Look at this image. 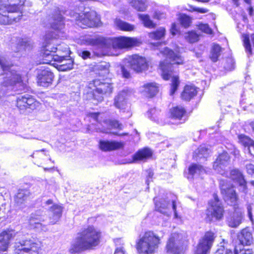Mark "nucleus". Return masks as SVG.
<instances>
[{"label":"nucleus","instance_id":"nucleus-46","mask_svg":"<svg viewBox=\"0 0 254 254\" xmlns=\"http://www.w3.org/2000/svg\"><path fill=\"white\" fill-rule=\"evenodd\" d=\"M254 204L253 203H249L247 204L248 216L252 224H254V219L252 213V210L254 208Z\"/></svg>","mask_w":254,"mask_h":254},{"label":"nucleus","instance_id":"nucleus-58","mask_svg":"<svg viewBox=\"0 0 254 254\" xmlns=\"http://www.w3.org/2000/svg\"><path fill=\"white\" fill-rule=\"evenodd\" d=\"M99 113H91L89 114V117L96 122L98 123V116Z\"/></svg>","mask_w":254,"mask_h":254},{"label":"nucleus","instance_id":"nucleus-64","mask_svg":"<svg viewBox=\"0 0 254 254\" xmlns=\"http://www.w3.org/2000/svg\"><path fill=\"white\" fill-rule=\"evenodd\" d=\"M97 131L100 132H106V130L105 128H100V127H98L96 128Z\"/></svg>","mask_w":254,"mask_h":254},{"label":"nucleus","instance_id":"nucleus-30","mask_svg":"<svg viewBox=\"0 0 254 254\" xmlns=\"http://www.w3.org/2000/svg\"><path fill=\"white\" fill-rule=\"evenodd\" d=\"M197 88L191 85H186L181 94L182 99L186 101H190L197 94Z\"/></svg>","mask_w":254,"mask_h":254},{"label":"nucleus","instance_id":"nucleus-13","mask_svg":"<svg viewBox=\"0 0 254 254\" xmlns=\"http://www.w3.org/2000/svg\"><path fill=\"white\" fill-rule=\"evenodd\" d=\"M223 182L222 181L220 183V189L223 198L228 205L233 206L235 209L238 204V195L233 185H224L222 184Z\"/></svg>","mask_w":254,"mask_h":254},{"label":"nucleus","instance_id":"nucleus-38","mask_svg":"<svg viewBox=\"0 0 254 254\" xmlns=\"http://www.w3.org/2000/svg\"><path fill=\"white\" fill-rule=\"evenodd\" d=\"M165 32L166 31L164 28L160 27L155 31L149 33L148 34V36L149 38L152 40H158L165 36Z\"/></svg>","mask_w":254,"mask_h":254},{"label":"nucleus","instance_id":"nucleus-21","mask_svg":"<svg viewBox=\"0 0 254 254\" xmlns=\"http://www.w3.org/2000/svg\"><path fill=\"white\" fill-rule=\"evenodd\" d=\"M211 152L212 149L210 145L201 144L194 151L193 159H207Z\"/></svg>","mask_w":254,"mask_h":254},{"label":"nucleus","instance_id":"nucleus-63","mask_svg":"<svg viewBox=\"0 0 254 254\" xmlns=\"http://www.w3.org/2000/svg\"><path fill=\"white\" fill-rule=\"evenodd\" d=\"M248 11H249V15L252 16L253 15V11H254L253 7L252 6H250L248 8Z\"/></svg>","mask_w":254,"mask_h":254},{"label":"nucleus","instance_id":"nucleus-54","mask_svg":"<svg viewBox=\"0 0 254 254\" xmlns=\"http://www.w3.org/2000/svg\"><path fill=\"white\" fill-rule=\"evenodd\" d=\"M79 55L85 60L90 58L91 53L88 51H82L81 52L79 53Z\"/></svg>","mask_w":254,"mask_h":254},{"label":"nucleus","instance_id":"nucleus-5","mask_svg":"<svg viewBox=\"0 0 254 254\" xmlns=\"http://www.w3.org/2000/svg\"><path fill=\"white\" fill-rule=\"evenodd\" d=\"M101 233L92 226L83 228L77 234L69 250L73 254L93 249L100 242Z\"/></svg>","mask_w":254,"mask_h":254},{"label":"nucleus","instance_id":"nucleus-22","mask_svg":"<svg viewBox=\"0 0 254 254\" xmlns=\"http://www.w3.org/2000/svg\"><path fill=\"white\" fill-rule=\"evenodd\" d=\"M205 172V170L201 165L197 163H192L188 167V174L187 177L188 180L191 181L195 177L203 174Z\"/></svg>","mask_w":254,"mask_h":254},{"label":"nucleus","instance_id":"nucleus-45","mask_svg":"<svg viewBox=\"0 0 254 254\" xmlns=\"http://www.w3.org/2000/svg\"><path fill=\"white\" fill-rule=\"evenodd\" d=\"M185 37L186 40L190 43H195L198 40V35L194 31L189 32Z\"/></svg>","mask_w":254,"mask_h":254},{"label":"nucleus","instance_id":"nucleus-60","mask_svg":"<svg viewBox=\"0 0 254 254\" xmlns=\"http://www.w3.org/2000/svg\"><path fill=\"white\" fill-rule=\"evenodd\" d=\"M114 254H125L123 247H120L117 248L115 251Z\"/></svg>","mask_w":254,"mask_h":254},{"label":"nucleus","instance_id":"nucleus-52","mask_svg":"<svg viewBox=\"0 0 254 254\" xmlns=\"http://www.w3.org/2000/svg\"><path fill=\"white\" fill-rule=\"evenodd\" d=\"M45 151L44 150H37L34 152L31 156L32 158H43L44 157Z\"/></svg>","mask_w":254,"mask_h":254},{"label":"nucleus","instance_id":"nucleus-56","mask_svg":"<svg viewBox=\"0 0 254 254\" xmlns=\"http://www.w3.org/2000/svg\"><path fill=\"white\" fill-rule=\"evenodd\" d=\"M147 179L146 180V183L147 185H149V182L151 181L150 179H152V177L153 176V173L151 170H148L147 171Z\"/></svg>","mask_w":254,"mask_h":254},{"label":"nucleus","instance_id":"nucleus-6","mask_svg":"<svg viewBox=\"0 0 254 254\" xmlns=\"http://www.w3.org/2000/svg\"><path fill=\"white\" fill-rule=\"evenodd\" d=\"M51 42L47 41L42 48L43 63L53 65L59 71H64L72 69L73 60L72 59H65V55L52 54L55 53L58 48L51 47Z\"/></svg>","mask_w":254,"mask_h":254},{"label":"nucleus","instance_id":"nucleus-7","mask_svg":"<svg viewBox=\"0 0 254 254\" xmlns=\"http://www.w3.org/2000/svg\"><path fill=\"white\" fill-rule=\"evenodd\" d=\"M53 10L51 18L54 17L57 19L58 16L61 14L69 15L76 21V24L82 28L86 27H97L100 23V18L97 16L96 12L94 10L86 11L84 13H77L70 10H61L59 7H55Z\"/></svg>","mask_w":254,"mask_h":254},{"label":"nucleus","instance_id":"nucleus-15","mask_svg":"<svg viewBox=\"0 0 254 254\" xmlns=\"http://www.w3.org/2000/svg\"><path fill=\"white\" fill-rule=\"evenodd\" d=\"M39 105V102L28 94H19L16 97V106L21 111H24L27 108L34 110Z\"/></svg>","mask_w":254,"mask_h":254},{"label":"nucleus","instance_id":"nucleus-9","mask_svg":"<svg viewBox=\"0 0 254 254\" xmlns=\"http://www.w3.org/2000/svg\"><path fill=\"white\" fill-rule=\"evenodd\" d=\"M160 237L152 231L145 232L137 244L139 254H152L158 249Z\"/></svg>","mask_w":254,"mask_h":254},{"label":"nucleus","instance_id":"nucleus-41","mask_svg":"<svg viewBox=\"0 0 254 254\" xmlns=\"http://www.w3.org/2000/svg\"><path fill=\"white\" fill-rule=\"evenodd\" d=\"M139 18L142 21L144 26L148 28H154L155 24L150 19V16L148 14H139Z\"/></svg>","mask_w":254,"mask_h":254},{"label":"nucleus","instance_id":"nucleus-53","mask_svg":"<svg viewBox=\"0 0 254 254\" xmlns=\"http://www.w3.org/2000/svg\"><path fill=\"white\" fill-rule=\"evenodd\" d=\"M121 71L123 74V76L126 78H128L130 77V72L128 70L127 68L124 66H122L121 67Z\"/></svg>","mask_w":254,"mask_h":254},{"label":"nucleus","instance_id":"nucleus-62","mask_svg":"<svg viewBox=\"0 0 254 254\" xmlns=\"http://www.w3.org/2000/svg\"><path fill=\"white\" fill-rule=\"evenodd\" d=\"M172 207L174 212L175 215H176V203L175 201L173 200L172 202Z\"/></svg>","mask_w":254,"mask_h":254},{"label":"nucleus","instance_id":"nucleus-11","mask_svg":"<svg viewBox=\"0 0 254 254\" xmlns=\"http://www.w3.org/2000/svg\"><path fill=\"white\" fill-rule=\"evenodd\" d=\"M12 66L11 64L5 57L0 56V67L2 71L0 76L3 78V84L4 85L20 80V75L11 69Z\"/></svg>","mask_w":254,"mask_h":254},{"label":"nucleus","instance_id":"nucleus-28","mask_svg":"<svg viewBox=\"0 0 254 254\" xmlns=\"http://www.w3.org/2000/svg\"><path fill=\"white\" fill-rule=\"evenodd\" d=\"M30 191L27 189H19L15 196V202L17 206L22 207L29 198Z\"/></svg>","mask_w":254,"mask_h":254},{"label":"nucleus","instance_id":"nucleus-42","mask_svg":"<svg viewBox=\"0 0 254 254\" xmlns=\"http://www.w3.org/2000/svg\"><path fill=\"white\" fill-rule=\"evenodd\" d=\"M155 209L162 214H166L168 204L164 200L155 202Z\"/></svg>","mask_w":254,"mask_h":254},{"label":"nucleus","instance_id":"nucleus-14","mask_svg":"<svg viewBox=\"0 0 254 254\" xmlns=\"http://www.w3.org/2000/svg\"><path fill=\"white\" fill-rule=\"evenodd\" d=\"M216 236L215 233L208 231L200 239L197 245L195 254H207L212 247Z\"/></svg>","mask_w":254,"mask_h":254},{"label":"nucleus","instance_id":"nucleus-1","mask_svg":"<svg viewBox=\"0 0 254 254\" xmlns=\"http://www.w3.org/2000/svg\"><path fill=\"white\" fill-rule=\"evenodd\" d=\"M14 239L15 254H38V245L31 239L24 229L19 231L10 229L0 233V251L7 250L10 241Z\"/></svg>","mask_w":254,"mask_h":254},{"label":"nucleus","instance_id":"nucleus-27","mask_svg":"<svg viewBox=\"0 0 254 254\" xmlns=\"http://www.w3.org/2000/svg\"><path fill=\"white\" fill-rule=\"evenodd\" d=\"M11 49L15 53L21 52L25 51L29 44L27 42L23 39L20 38L13 37L12 39Z\"/></svg>","mask_w":254,"mask_h":254},{"label":"nucleus","instance_id":"nucleus-26","mask_svg":"<svg viewBox=\"0 0 254 254\" xmlns=\"http://www.w3.org/2000/svg\"><path fill=\"white\" fill-rule=\"evenodd\" d=\"M230 178L237 183L242 188V191H245L247 189V183L243 174L238 169H233L230 173Z\"/></svg>","mask_w":254,"mask_h":254},{"label":"nucleus","instance_id":"nucleus-44","mask_svg":"<svg viewBox=\"0 0 254 254\" xmlns=\"http://www.w3.org/2000/svg\"><path fill=\"white\" fill-rule=\"evenodd\" d=\"M179 19L181 25L185 28H188L190 25V18L186 14H181L180 16Z\"/></svg>","mask_w":254,"mask_h":254},{"label":"nucleus","instance_id":"nucleus-48","mask_svg":"<svg viewBox=\"0 0 254 254\" xmlns=\"http://www.w3.org/2000/svg\"><path fill=\"white\" fill-rule=\"evenodd\" d=\"M199 29L206 34H211L212 33V29L207 24H200L198 26Z\"/></svg>","mask_w":254,"mask_h":254},{"label":"nucleus","instance_id":"nucleus-23","mask_svg":"<svg viewBox=\"0 0 254 254\" xmlns=\"http://www.w3.org/2000/svg\"><path fill=\"white\" fill-rule=\"evenodd\" d=\"M229 166V160H216L213 163V167L218 173L227 177Z\"/></svg>","mask_w":254,"mask_h":254},{"label":"nucleus","instance_id":"nucleus-39","mask_svg":"<svg viewBox=\"0 0 254 254\" xmlns=\"http://www.w3.org/2000/svg\"><path fill=\"white\" fill-rule=\"evenodd\" d=\"M242 246H236L234 252H233L231 250H228L226 251L225 254H252L253 250L250 249H241Z\"/></svg>","mask_w":254,"mask_h":254},{"label":"nucleus","instance_id":"nucleus-29","mask_svg":"<svg viewBox=\"0 0 254 254\" xmlns=\"http://www.w3.org/2000/svg\"><path fill=\"white\" fill-rule=\"evenodd\" d=\"M242 217L241 212L235 210L227 218V223L229 226L233 228L237 227L242 223Z\"/></svg>","mask_w":254,"mask_h":254},{"label":"nucleus","instance_id":"nucleus-61","mask_svg":"<svg viewBox=\"0 0 254 254\" xmlns=\"http://www.w3.org/2000/svg\"><path fill=\"white\" fill-rule=\"evenodd\" d=\"M177 26L175 23L172 24L171 28V33L173 35H175L177 32Z\"/></svg>","mask_w":254,"mask_h":254},{"label":"nucleus","instance_id":"nucleus-50","mask_svg":"<svg viewBox=\"0 0 254 254\" xmlns=\"http://www.w3.org/2000/svg\"><path fill=\"white\" fill-rule=\"evenodd\" d=\"M246 169L248 174H254V165L252 164L246 165ZM250 183L254 187V181H251Z\"/></svg>","mask_w":254,"mask_h":254},{"label":"nucleus","instance_id":"nucleus-19","mask_svg":"<svg viewBox=\"0 0 254 254\" xmlns=\"http://www.w3.org/2000/svg\"><path fill=\"white\" fill-rule=\"evenodd\" d=\"M180 237L181 236L177 233H173L171 235L166 246L168 252L174 254H178L180 253L182 246Z\"/></svg>","mask_w":254,"mask_h":254},{"label":"nucleus","instance_id":"nucleus-57","mask_svg":"<svg viewBox=\"0 0 254 254\" xmlns=\"http://www.w3.org/2000/svg\"><path fill=\"white\" fill-rule=\"evenodd\" d=\"M228 249L225 250L224 246H221L215 252V254H225L226 251Z\"/></svg>","mask_w":254,"mask_h":254},{"label":"nucleus","instance_id":"nucleus-25","mask_svg":"<svg viewBox=\"0 0 254 254\" xmlns=\"http://www.w3.org/2000/svg\"><path fill=\"white\" fill-rule=\"evenodd\" d=\"M186 109L182 106H176L170 109L171 117L172 119L181 121L184 123L187 120Z\"/></svg>","mask_w":254,"mask_h":254},{"label":"nucleus","instance_id":"nucleus-8","mask_svg":"<svg viewBox=\"0 0 254 254\" xmlns=\"http://www.w3.org/2000/svg\"><path fill=\"white\" fill-rule=\"evenodd\" d=\"M50 23L54 31H50L46 34L43 47L45 45L46 41H49L51 42V47L58 48L55 53L58 52L59 55H65L66 56L69 52L68 46L64 44H59L57 42L58 39L63 37L62 35L64 33V24L61 14L58 16L57 19L55 17L51 18Z\"/></svg>","mask_w":254,"mask_h":254},{"label":"nucleus","instance_id":"nucleus-16","mask_svg":"<svg viewBox=\"0 0 254 254\" xmlns=\"http://www.w3.org/2000/svg\"><path fill=\"white\" fill-rule=\"evenodd\" d=\"M53 78V73L48 66H42L38 69L37 74L38 85L47 87L52 84Z\"/></svg>","mask_w":254,"mask_h":254},{"label":"nucleus","instance_id":"nucleus-51","mask_svg":"<svg viewBox=\"0 0 254 254\" xmlns=\"http://www.w3.org/2000/svg\"><path fill=\"white\" fill-rule=\"evenodd\" d=\"M116 164H126L135 163L137 162L138 160H115Z\"/></svg>","mask_w":254,"mask_h":254},{"label":"nucleus","instance_id":"nucleus-37","mask_svg":"<svg viewBox=\"0 0 254 254\" xmlns=\"http://www.w3.org/2000/svg\"><path fill=\"white\" fill-rule=\"evenodd\" d=\"M115 23L117 27L122 31H131L134 29V26L120 19H116Z\"/></svg>","mask_w":254,"mask_h":254},{"label":"nucleus","instance_id":"nucleus-47","mask_svg":"<svg viewBox=\"0 0 254 254\" xmlns=\"http://www.w3.org/2000/svg\"><path fill=\"white\" fill-rule=\"evenodd\" d=\"M110 65L109 63L105 62L101 63L99 65H97V68L103 71L104 74H107L109 73V68Z\"/></svg>","mask_w":254,"mask_h":254},{"label":"nucleus","instance_id":"nucleus-31","mask_svg":"<svg viewBox=\"0 0 254 254\" xmlns=\"http://www.w3.org/2000/svg\"><path fill=\"white\" fill-rule=\"evenodd\" d=\"M143 92L148 97L154 96L158 92V86L155 82L147 83L143 86Z\"/></svg>","mask_w":254,"mask_h":254},{"label":"nucleus","instance_id":"nucleus-17","mask_svg":"<svg viewBox=\"0 0 254 254\" xmlns=\"http://www.w3.org/2000/svg\"><path fill=\"white\" fill-rule=\"evenodd\" d=\"M127 60L130 67L137 72H140L147 69L146 60L142 57L134 55L129 57Z\"/></svg>","mask_w":254,"mask_h":254},{"label":"nucleus","instance_id":"nucleus-40","mask_svg":"<svg viewBox=\"0 0 254 254\" xmlns=\"http://www.w3.org/2000/svg\"><path fill=\"white\" fill-rule=\"evenodd\" d=\"M239 142L244 146L246 149L249 147L252 143H254V140L249 136L245 134H240L238 135Z\"/></svg>","mask_w":254,"mask_h":254},{"label":"nucleus","instance_id":"nucleus-33","mask_svg":"<svg viewBox=\"0 0 254 254\" xmlns=\"http://www.w3.org/2000/svg\"><path fill=\"white\" fill-rule=\"evenodd\" d=\"M244 46L247 53L251 55L252 53V45L254 47V34L249 36L248 34L243 35Z\"/></svg>","mask_w":254,"mask_h":254},{"label":"nucleus","instance_id":"nucleus-34","mask_svg":"<svg viewBox=\"0 0 254 254\" xmlns=\"http://www.w3.org/2000/svg\"><path fill=\"white\" fill-rule=\"evenodd\" d=\"M153 154L152 150L148 147H144L139 149L135 153L132 159H147L152 157Z\"/></svg>","mask_w":254,"mask_h":254},{"label":"nucleus","instance_id":"nucleus-20","mask_svg":"<svg viewBox=\"0 0 254 254\" xmlns=\"http://www.w3.org/2000/svg\"><path fill=\"white\" fill-rule=\"evenodd\" d=\"M239 246H250L253 243L254 239L252 232L248 228L243 229L238 235Z\"/></svg>","mask_w":254,"mask_h":254},{"label":"nucleus","instance_id":"nucleus-36","mask_svg":"<svg viewBox=\"0 0 254 254\" xmlns=\"http://www.w3.org/2000/svg\"><path fill=\"white\" fill-rule=\"evenodd\" d=\"M222 50V48L218 44H214L213 45L210 55V58L213 62L215 63L218 61Z\"/></svg>","mask_w":254,"mask_h":254},{"label":"nucleus","instance_id":"nucleus-3","mask_svg":"<svg viewBox=\"0 0 254 254\" xmlns=\"http://www.w3.org/2000/svg\"><path fill=\"white\" fill-rule=\"evenodd\" d=\"M52 205L47 208L49 210V217L43 210H38L32 213L28 219V225L30 229L37 232H46L48 230V225L55 224L61 218L63 207L58 204H54L52 199H49L45 202V206Z\"/></svg>","mask_w":254,"mask_h":254},{"label":"nucleus","instance_id":"nucleus-10","mask_svg":"<svg viewBox=\"0 0 254 254\" xmlns=\"http://www.w3.org/2000/svg\"><path fill=\"white\" fill-rule=\"evenodd\" d=\"M89 88L93 89V97L98 102H102L105 96L110 95L113 92V86L104 79H95L89 83Z\"/></svg>","mask_w":254,"mask_h":254},{"label":"nucleus","instance_id":"nucleus-18","mask_svg":"<svg viewBox=\"0 0 254 254\" xmlns=\"http://www.w3.org/2000/svg\"><path fill=\"white\" fill-rule=\"evenodd\" d=\"M127 92L123 90L120 92L114 98V106L120 111L123 112H127L128 114L127 117H130L131 115L127 104Z\"/></svg>","mask_w":254,"mask_h":254},{"label":"nucleus","instance_id":"nucleus-49","mask_svg":"<svg viewBox=\"0 0 254 254\" xmlns=\"http://www.w3.org/2000/svg\"><path fill=\"white\" fill-rule=\"evenodd\" d=\"M235 62L231 58L227 60V63L224 65V68L227 70H231L234 68Z\"/></svg>","mask_w":254,"mask_h":254},{"label":"nucleus","instance_id":"nucleus-43","mask_svg":"<svg viewBox=\"0 0 254 254\" xmlns=\"http://www.w3.org/2000/svg\"><path fill=\"white\" fill-rule=\"evenodd\" d=\"M104 123L112 128L118 129L122 130L124 128L123 125L120 123L119 121L113 120H106L104 122Z\"/></svg>","mask_w":254,"mask_h":254},{"label":"nucleus","instance_id":"nucleus-24","mask_svg":"<svg viewBox=\"0 0 254 254\" xmlns=\"http://www.w3.org/2000/svg\"><path fill=\"white\" fill-rule=\"evenodd\" d=\"M99 145L100 149L102 151H110L122 148L124 146V144L116 141L100 140Z\"/></svg>","mask_w":254,"mask_h":254},{"label":"nucleus","instance_id":"nucleus-55","mask_svg":"<svg viewBox=\"0 0 254 254\" xmlns=\"http://www.w3.org/2000/svg\"><path fill=\"white\" fill-rule=\"evenodd\" d=\"M245 151L248 152L252 156L254 157V143H252L249 147L246 149Z\"/></svg>","mask_w":254,"mask_h":254},{"label":"nucleus","instance_id":"nucleus-4","mask_svg":"<svg viewBox=\"0 0 254 254\" xmlns=\"http://www.w3.org/2000/svg\"><path fill=\"white\" fill-rule=\"evenodd\" d=\"M161 53L167 59L166 61L161 62L160 63L162 76L165 80L171 78L170 95H173L177 90L180 84L179 76L174 74V72H176L174 67L176 65L183 64L184 59L179 53H175L168 47L164 48L161 51Z\"/></svg>","mask_w":254,"mask_h":254},{"label":"nucleus","instance_id":"nucleus-35","mask_svg":"<svg viewBox=\"0 0 254 254\" xmlns=\"http://www.w3.org/2000/svg\"><path fill=\"white\" fill-rule=\"evenodd\" d=\"M131 6L138 11H144L147 7V0H128Z\"/></svg>","mask_w":254,"mask_h":254},{"label":"nucleus","instance_id":"nucleus-32","mask_svg":"<svg viewBox=\"0 0 254 254\" xmlns=\"http://www.w3.org/2000/svg\"><path fill=\"white\" fill-rule=\"evenodd\" d=\"M240 156L239 151L235 148L229 150V153L225 150L218 151V156L217 159H231L239 158Z\"/></svg>","mask_w":254,"mask_h":254},{"label":"nucleus","instance_id":"nucleus-12","mask_svg":"<svg viewBox=\"0 0 254 254\" xmlns=\"http://www.w3.org/2000/svg\"><path fill=\"white\" fill-rule=\"evenodd\" d=\"M214 199L209 202L210 207L207 209V219L211 221L213 219L221 220L223 217L224 208L217 195H213Z\"/></svg>","mask_w":254,"mask_h":254},{"label":"nucleus","instance_id":"nucleus-59","mask_svg":"<svg viewBox=\"0 0 254 254\" xmlns=\"http://www.w3.org/2000/svg\"><path fill=\"white\" fill-rule=\"evenodd\" d=\"M193 10L200 13H205L208 12V10L207 9L197 7H193Z\"/></svg>","mask_w":254,"mask_h":254},{"label":"nucleus","instance_id":"nucleus-2","mask_svg":"<svg viewBox=\"0 0 254 254\" xmlns=\"http://www.w3.org/2000/svg\"><path fill=\"white\" fill-rule=\"evenodd\" d=\"M83 41L86 45L94 46L100 50L99 53L94 52L97 56L109 54L111 49H123L136 46L138 41L136 38L119 37L114 38H105L100 36L85 37Z\"/></svg>","mask_w":254,"mask_h":254}]
</instances>
